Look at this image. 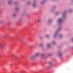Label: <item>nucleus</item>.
<instances>
[{
	"instance_id": "14",
	"label": "nucleus",
	"mask_w": 73,
	"mask_h": 73,
	"mask_svg": "<svg viewBox=\"0 0 73 73\" xmlns=\"http://www.w3.org/2000/svg\"><path fill=\"white\" fill-rule=\"evenodd\" d=\"M13 16H15V15H13Z\"/></svg>"
},
{
	"instance_id": "5",
	"label": "nucleus",
	"mask_w": 73,
	"mask_h": 73,
	"mask_svg": "<svg viewBox=\"0 0 73 73\" xmlns=\"http://www.w3.org/2000/svg\"><path fill=\"white\" fill-rule=\"evenodd\" d=\"M39 54H38V53H36L35 54V56H38V55Z\"/></svg>"
},
{
	"instance_id": "15",
	"label": "nucleus",
	"mask_w": 73,
	"mask_h": 73,
	"mask_svg": "<svg viewBox=\"0 0 73 73\" xmlns=\"http://www.w3.org/2000/svg\"><path fill=\"white\" fill-rule=\"evenodd\" d=\"M55 42H54V43H53V44H55Z\"/></svg>"
},
{
	"instance_id": "19",
	"label": "nucleus",
	"mask_w": 73,
	"mask_h": 73,
	"mask_svg": "<svg viewBox=\"0 0 73 73\" xmlns=\"http://www.w3.org/2000/svg\"><path fill=\"white\" fill-rule=\"evenodd\" d=\"M64 17H65V16H64Z\"/></svg>"
},
{
	"instance_id": "17",
	"label": "nucleus",
	"mask_w": 73,
	"mask_h": 73,
	"mask_svg": "<svg viewBox=\"0 0 73 73\" xmlns=\"http://www.w3.org/2000/svg\"><path fill=\"white\" fill-rule=\"evenodd\" d=\"M10 66H11V65H10Z\"/></svg>"
},
{
	"instance_id": "13",
	"label": "nucleus",
	"mask_w": 73,
	"mask_h": 73,
	"mask_svg": "<svg viewBox=\"0 0 73 73\" xmlns=\"http://www.w3.org/2000/svg\"><path fill=\"white\" fill-rule=\"evenodd\" d=\"M38 21H39V22L40 21V20H38Z\"/></svg>"
},
{
	"instance_id": "18",
	"label": "nucleus",
	"mask_w": 73,
	"mask_h": 73,
	"mask_svg": "<svg viewBox=\"0 0 73 73\" xmlns=\"http://www.w3.org/2000/svg\"><path fill=\"white\" fill-rule=\"evenodd\" d=\"M58 30H60V29H59Z\"/></svg>"
},
{
	"instance_id": "4",
	"label": "nucleus",
	"mask_w": 73,
	"mask_h": 73,
	"mask_svg": "<svg viewBox=\"0 0 73 73\" xmlns=\"http://www.w3.org/2000/svg\"><path fill=\"white\" fill-rule=\"evenodd\" d=\"M62 55V54L61 53H59V56H61Z\"/></svg>"
},
{
	"instance_id": "11",
	"label": "nucleus",
	"mask_w": 73,
	"mask_h": 73,
	"mask_svg": "<svg viewBox=\"0 0 73 73\" xmlns=\"http://www.w3.org/2000/svg\"><path fill=\"white\" fill-rule=\"evenodd\" d=\"M42 46V44H40V46Z\"/></svg>"
},
{
	"instance_id": "12",
	"label": "nucleus",
	"mask_w": 73,
	"mask_h": 73,
	"mask_svg": "<svg viewBox=\"0 0 73 73\" xmlns=\"http://www.w3.org/2000/svg\"><path fill=\"white\" fill-rule=\"evenodd\" d=\"M46 37H49V36H46Z\"/></svg>"
},
{
	"instance_id": "2",
	"label": "nucleus",
	"mask_w": 73,
	"mask_h": 73,
	"mask_svg": "<svg viewBox=\"0 0 73 73\" xmlns=\"http://www.w3.org/2000/svg\"><path fill=\"white\" fill-rule=\"evenodd\" d=\"M0 47L1 48H3V45L0 44Z\"/></svg>"
},
{
	"instance_id": "1",
	"label": "nucleus",
	"mask_w": 73,
	"mask_h": 73,
	"mask_svg": "<svg viewBox=\"0 0 73 73\" xmlns=\"http://www.w3.org/2000/svg\"><path fill=\"white\" fill-rule=\"evenodd\" d=\"M49 64L50 67H48V68L49 69V68H50L51 67H52V62H49Z\"/></svg>"
},
{
	"instance_id": "6",
	"label": "nucleus",
	"mask_w": 73,
	"mask_h": 73,
	"mask_svg": "<svg viewBox=\"0 0 73 73\" xmlns=\"http://www.w3.org/2000/svg\"><path fill=\"white\" fill-rule=\"evenodd\" d=\"M50 46V45L49 44H47V47H49Z\"/></svg>"
},
{
	"instance_id": "7",
	"label": "nucleus",
	"mask_w": 73,
	"mask_h": 73,
	"mask_svg": "<svg viewBox=\"0 0 73 73\" xmlns=\"http://www.w3.org/2000/svg\"><path fill=\"white\" fill-rule=\"evenodd\" d=\"M44 56V55L43 54H42L41 55L42 57H43Z\"/></svg>"
},
{
	"instance_id": "8",
	"label": "nucleus",
	"mask_w": 73,
	"mask_h": 73,
	"mask_svg": "<svg viewBox=\"0 0 73 73\" xmlns=\"http://www.w3.org/2000/svg\"><path fill=\"white\" fill-rule=\"evenodd\" d=\"M11 3V1H9V4H10V3Z\"/></svg>"
},
{
	"instance_id": "3",
	"label": "nucleus",
	"mask_w": 73,
	"mask_h": 73,
	"mask_svg": "<svg viewBox=\"0 0 73 73\" xmlns=\"http://www.w3.org/2000/svg\"><path fill=\"white\" fill-rule=\"evenodd\" d=\"M59 22L60 23V22H61L62 21V19H59L58 20Z\"/></svg>"
},
{
	"instance_id": "10",
	"label": "nucleus",
	"mask_w": 73,
	"mask_h": 73,
	"mask_svg": "<svg viewBox=\"0 0 73 73\" xmlns=\"http://www.w3.org/2000/svg\"><path fill=\"white\" fill-rule=\"evenodd\" d=\"M60 38H61V37H62V36H60Z\"/></svg>"
},
{
	"instance_id": "9",
	"label": "nucleus",
	"mask_w": 73,
	"mask_h": 73,
	"mask_svg": "<svg viewBox=\"0 0 73 73\" xmlns=\"http://www.w3.org/2000/svg\"><path fill=\"white\" fill-rule=\"evenodd\" d=\"M33 7H35V3H34V5H33Z\"/></svg>"
},
{
	"instance_id": "16",
	"label": "nucleus",
	"mask_w": 73,
	"mask_h": 73,
	"mask_svg": "<svg viewBox=\"0 0 73 73\" xmlns=\"http://www.w3.org/2000/svg\"><path fill=\"white\" fill-rule=\"evenodd\" d=\"M42 4H43V3H42Z\"/></svg>"
}]
</instances>
